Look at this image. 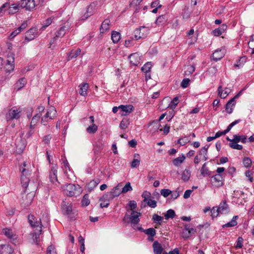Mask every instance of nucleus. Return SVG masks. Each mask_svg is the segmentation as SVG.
I'll use <instances>...</instances> for the list:
<instances>
[{
  "mask_svg": "<svg viewBox=\"0 0 254 254\" xmlns=\"http://www.w3.org/2000/svg\"><path fill=\"white\" fill-rule=\"evenodd\" d=\"M179 103V98L178 97H175L173 98V100L171 102L169 105V108L174 110L176 107L177 105Z\"/></svg>",
  "mask_w": 254,
  "mask_h": 254,
  "instance_id": "nucleus-49",
  "label": "nucleus"
},
{
  "mask_svg": "<svg viewBox=\"0 0 254 254\" xmlns=\"http://www.w3.org/2000/svg\"><path fill=\"white\" fill-rule=\"evenodd\" d=\"M149 28L145 26H140L134 30V38L136 40L145 38L149 33Z\"/></svg>",
  "mask_w": 254,
  "mask_h": 254,
  "instance_id": "nucleus-6",
  "label": "nucleus"
},
{
  "mask_svg": "<svg viewBox=\"0 0 254 254\" xmlns=\"http://www.w3.org/2000/svg\"><path fill=\"white\" fill-rule=\"evenodd\" d=\"M211 183L215 188H219L223 186L224 179L221 174H215L211 177Z\"/></svg>",
  "mask_w": 254,
  "mask_h": 254,
  "instance_id": "nucleus-7",
  "label": "nucleus"
},
{
  "mask_svg": "<svg viewBox=\"0 0 254 254\" xmlns=\"http://www.w3.org/2000/svg\"><path fill=\"white\" fill-rule=\"evenodd\" d=\"M209 148L208 145H205L201 149H200L198 152V156H202V160L204 161H206L208 159L207 157V152Z\"/></svg>",
  "mask_w": 254,
  "mask_h": 254,
  "instance_id": "nucleus-21",
  "label": "nucleus"
},
{
  "mask_svg": "<svg viewBox=\"0 0 254 254\" xmlns=\"http://www.w3.org/2000/svg\"><path fill=\"white\" fill-rule=\"evenodd\" d=\"M141 196L144 198V201L146 202L151 197V193L148 191H144L142 193Z\"/></svg>",
  "mask_w": 254,
  "mask_h": 254,
  "instance_id": "nucleus-62",
  "label": "nucleus"
},
{
  "mask_svg": "<svg viewBox=\"0 0 254 254\" xmlns=\"http://www.w3.org/2000/svg\"><path fill=\"white\" fill-rule=\"evenodd\" d=\"M167 20L166 15H161L158 17L156 20L155 23L158 25H163L167 22Z\"/></svg>",
  "mask_w": 254,
  "mask_h": 254,
  "instance_id": "nucleus-36",
  "label": "nucleus"
},
{
  "mask_svg": "<svg viewBox=\"0 0 254 254\" xmlns=\"http://www.w3.org/2000/svg\"><path fill=\"white\" fill-rule=\"evenodd\" d=\"M70 26L68 24L62 26L55 32V36L51 40V44L55 43L58 38H61L64 36L66 32L68 31Z\"/></svg>",
  "mask_w": 254,
  "mask_h": 254,
  "instance_id": "nucleus-9",
  "label": "nucleus"
},
{
  "mask_svg": "<svg viewBox=\"0 0 254 254\" xmlns=\"http://www.w3.org/2000/svg\"><path fill=\"white\" fill-rule=\"evenodd\" d=\"M79 94L83 96H86L87 95V90L89 88L88 84L87 83H82L79 85Z\"/></svg>",
  "mask_w": 254,
  "mask_h": 254,
  "instance_id": "nucleus-29",
  "label": "nucleus"
},
{
  "mask_svg": "<svg viewBox=\"0 0 254 254\" xmlns=\"http://www.w3.org/2000/svg\"><path fill=\"white\" fill-rule=\"evenodd\" d=\"M160 193L164 197H167L172 193V191L169 189H163L161 190Z\"/></svg>",
  "mask_w": 254,
  "mask_h": 254,
  "instance_id": "nucleus-59",
  "label": "nucleus"
},
{
  "mask_svg": "<svg viewBox=\"0 0 254 254\" xmlns=\"http://www.w3.org/2000/svg\"><path fill=\"white\" fill-rule=\"evenodd\" d=\"M234 193L235 195L233 196V202H235L236 204H242V201H240L239 200V198L238 197V193H240L239 194H244V192L243 191L239 192L238 190L237 191H234Z\"/></svg>",
  "mask_w": 254,
  "mask_h": 254,
  "instance_id": "nucleus-41",
  "label": "nucleus"
},
{
  "mask_svg": "<svg viewBox=\"0 0 254 254\" xmlns=\"http://www.w3.org/2000/svg\"><path fill=\"white\" fill-rule=\"evenodd\" d=\"M111 39L114 43H117L121 39V34L117 31H113L112 32Z\"/></svg>",
  "mask_w": 254,
  "mask_h": 254,
  "instance_id": "nucleus-38",
  "label": "nucleus"
},
{
  "mask_svg": "<svg viewBox=\"0 0 254 254\" xmlns=\"http://www.w3.org/2000/svg\"><path fill=\"white\" fill-rule=\"evenodd\" d=\"M53 18L52 17H50L47 18L45 22H44L43 25L42 27V29H45L47 27L49 26L52 22Z\"/></svg>",
  "mask_w": 254,
  "mask_h": 254,
  "instance_id": "nucleus-63",
  "label": "nucleus"
},
{
  "mask_svg": "<svg viewBox=\"0 0 254 254\" xmlns=\"http://www.w3.org/2000/svg\"><path fill=\"white\" fill-rule=\"evenodd\" d=\"M22 110L20 108L13 107L8 110L5 114V119L7 121H10L14 119L18 120L21 117Z\"/></svg>",
  "mask_w": 254,
  "mask_h": 254,
  "instance_id": "nucleus-5",
  "label": "nucleus"
},
{
  "mask_svg": "<svg viewBox=\"0 0 254 254\" xmlns=\"http://www.w3.org/2000/svg\"><path fill=\"white\" fill-rule=\"evenodd\" d=\"M47 254H57L53 246L50 245L47 249Z\"/></svg>",
  "mask_w": 254,
  "mask_h": 254,
  "instance_id": "nucleus-64",
  "label": "nucleus"
},
{
  "mask_svg": "<svg viewBox=\"0 0 254 254\" xmlns=\"http://www.w3.org/2000/svg\"><path fill=\"white\" fill-rule=\"evenodd\" d=\"M152 66V65L151 62H147L141 67V70L144 73L150 72Z\"/></svg>",
  "mask_w": 254,
  "mask_h": 254,
  "instance_id": "nucleus-45",
  "label": "nucleus"
},
{
  "mask_svg": "<svg viewBox=\"0 0 254 254\" xmlns=\"http://www.w3.org/2000/svg\"><path fill=\"white\" fill-rule=\"evenodd\" d=\"M206 165L207 163H204L200 170L201 175L203 177L210 176L212 173V172L209 170Z\"/></svg>",
  "mask_w": 254,
  "mask_h": 254,
  "instance_id": "nucleus-24",
  "label": "nucleus"
},
{
  "mask_svg": "<svg viewBox=\"0 0 254 254\" xmlns=\"http://www.w3.org/2000/svg\"><path fill=\"white\" fill-rule=\"evenodd\" d=\"M26 140L20 138L17 139L15 142L16 151L18 153H21L23 152L26 147Z\"/></svg>",
  "mask_w": 254,
  "mask_h": 254,
  "instance_id": "nucleus-17",
  "label": "nucleus"
},
{
  "mask_svg": "<svg viewBox=\"0 0 254 254\" xmlns=\"http://www.w3.org/2000/svg\"><path fill=\"white\" fill-rule=\"evenodd\" d=\"M186 159V156L184 154H182L181 156H179L177 158H175L173 160L172 163L173 165L175 166H179L182 163L184 162Z\"/></svg>",
  "mask_w": 254,
  "mask_h": 254,
  "instance_id": "nucleus-33",
  "label": "nucleus"
},
{
  "mask_svg": "<svg viewBox=\"0 0 254 254\" xmlns=\"http://www.w3.org/2000/svg\"><path fill=\"white\" fill-rule=\"evenodd\" d=\"M81 53V49L77 48L76 51L71 50L67 54V60L69 61L72 59L76 58Z\"/></svg>",
  "mask_w": 254,
  "mask_h": 254,
  "instance_id": "nucleus-31",
  "label": "nucleus"
},
{
  "mask_svg": "<svg viewBox=\"0 0 254 254\" xmlns=\"http://www.w3.org/2000/svg\"><path fill=\"white\" fill-rule=\"evenodd\" d=\"M19 4L17 5L16 4H9L8 9L9 14H13L18 12L19 10Z\"/></svg>",
  "mask_w": 254,
  "mask_h": 254,
  "instance_id": "nucleus-39",
  "label": "nucleus"
},
{
  "mask_svg": "<svg viewBox=\"0 0 254 254\" xmlns=\"http://www.w3.org/2000/svg\"><path fill=\"white\" fill-rule=\"evenodd\" d=\"M98 129V126L93 124V125H91L89 126L88 127L86 128V131L90 134H94Z\"/></svg>",
  "mask_w": 254,
  "mask_h": 254,
  "instance_id": "nucleus-42",
  "label": "nucleus"
},
{
  "mask_svg": "<svg viewBox=\"0 0 254 254\" xmlns=\"http://www.w3.org/2000/svg\"><path fill=\"white\" fill-rule=\"evenodd\" d=\"M132 190V188L130 185V183L128 182L126 183V185L123 187L121 190V192L123 193H127L128 191H130Z\"/></svg>",
  "mask_w": 254,
  "mask_h": 254,
  "instance_id": "nucleus-54",
  "label": "nucleus"
},
{
  "mask_svg": "<svg viewBox=\"0 0 254 254\" xmlns=\"http://www.w3.org/2000/svg\"><path fill=\"white\" fill-rule=\"evenodd\" d=\"M153 252L154 254H161L163 251V248L157 241H155L153 245Z\"/></svg>",
  "mask_w": 254,
  "mask_h": 254,
  "instance_id": "nucleus-23",
  "label": "nucleus"
},
{
  "mask_svg": "<svg viewBox=\"0 0 254 254\" xmlns=\"http://www.w3.org/2000/svg\"><path fill=\"white\" fill-rule=\"evenodd\" d=\"M130 216L131 227L134 230H137V228L139 226L137 225L139 224L140 221L139 216H141V213L135 210H132Z\"/></svg>",
  "mask_w": 254,
  "mask_h": 254,
  "instance_id": "nucleus-8",
  "label": "nucleus"
},
{
  "mask_svg": "<svg viewBox=\"0 0 254 254\" xmlns=\"http://www.w3.org/2000/svg\"><path fill=\"white\" fill-rule=\"evenodd\" d=\"M34 195V191H31L25 197L23 196L22 204H23L24 207L30 206L33 200Z\"/></svg>",
  "mask_w": 254,
  "mask_h": 254,
  "instance_id": "nucleus-13",
  "label": "nucleus"
},
{
  "mask_svg": "<svg viewBox=\"0 0 254 254\" xmlns=\"http://www.w3.org/2000/svg\"><path fill=\"white\" fill-rule=\"evenodd\" d=\"M96 4L95 2L91 3L87 7L86 12L82 16V19H86L88 17L92 15L96 11Z\"/></svg>",
  "mask_w": 254,
  "mask_h": 254,
  "instance_id": "nucleus-14",
  "label": "nucleus"
},
{
  "mask_svg": "<svg viewBox=\"0 0 254 254\" xmlns=\"http://www.w3.org/2000/svg\"><path fill=\"white\" fill-rule=\"evenodd\" d=\"M56 114L57 111L56 109L54 107H51L47 110L45 116H47L49 120H53L56 117Z\"/></svg>",
  "mask_w": 254,
  "mask_h": 254,
  "instance_id": "nucleus-30",
  "label": "nucleus"
},
{
  "mask_svg": "<svg viewBox=\"0 0 254 254\" xmlns=\"http://www.w3.org/2000/svg\"><path fill=\"white\" fill-rule=\"evenodd\" d=\"M226 138L227 140L231 142V143H230L229 144V146L231 148H232V149H237V150H242L243 146L242 145H240L239 144H235L234 141H233V138L230 139L228 136Z\"/></svg>",
  "mask_w": 254,
  "mask_h": 254,
  "instance_id": "nucleus-34",
  "label": "nucleus"
},
{
  "mask_svg": "<svg viewBox=\"0 0 254 254\" xmlns=\"http://www.w3.org/2000/svg\"><path fill=\"white\" fill-rule=\"evenodd\" d=\"M62 160V162H63V164L64 165V168L65 169L64 173H65L67 170L69 171H70V168L69 166V164L66 157L65 156L63 157Z\"/></svg>",
  "mask_w": 254,
  "mask_h": 254,
  "instance_id": "nucleus-56",
  "label": "nucleus"
},
{
  "mask_svg": "<svg viewBox=\"0 0 254 254\" xmlns=\"http://www.w3.org/2000/svg\"><path fill=\"white\" fill-rule=\"evenodd\" d=\"M26 166V163L24 162L22 164V166L21 165L20 167V171L21 172V183L22 185V186L25 189L24 190V192L26 191V190L27 189V188L29 185V183L30 182V179L29 176L30 175L29 171L28 169H26L24 168Z\"/></svg>",
  "mask_w": 254,
  "mask_h": 254,
  "instance_id": "nucleus-4",
  "label": "nucleus"
},
{
  "mask_svg": "<svg viewBox=\"0 0 254 254\" xmlns=\"http://www.w3.org/2000/svg\"><path fill=\"white\" fill-rule=\"evenodd\" d=\"M185 230H188V233H190V237L191 236L192 234H195L196 232V229L192 227L190 228L189 224L185 225Z\"/></svg>",
  "mask_w": 254,
  "mask_h": 254,
  "instance_id": "nucleus-52",
  "label": "nucleus"
},
{
  "mask_svg": "<svg viewBox=\"0 0 254 254\" xmlns=\"http://www.w3.org/2000/svg\"><path fill=\"white\" fill-rule=\"evenodd\" d=\"M38 35V29L36 27H32L29 29L25 36V40L29 42L36 38Z\"/></svg>",
  "mask_w": 254,
  "mask_h": 254,
  "instance_id": "nucleus-11",
  "label": "nucleus"
},
{
  "mask_svg": "<svg viewBox=\"0 0 254 254\" xmlns=\"http://www.w3.org/2000/svg\"><path fill=\"white\" fill-rule=\"evenodd\" d=\"M137 230L144 232L148 236H155L156 234V230L153 228H150L147 229H144L141 225L137 228Z\"/></svg>",
  "mask_w": 254,
  "mask_h": 254,
  "instance_id": "nucleus-22",
  "label": "nucleus"
},
{
  "mask_svg": "<svg viewBox=\"0 0 254 254\" xmlns=\"http://www.w3.org/2000/svg\"><path fill=\"white\" fill-rule=\"evenodd\" d=\"M244 240L242 237H239L237 241H236V245L235 246L236 249H241L243 247Z\"/></svg>",
  "mask_w": 254,
  "mask_h": 254,
  "instance_id": "nucleus-58",
  "label": "nucleus"
},
{
  "mask_svg": "<svg viewBox=\"0 0 254 254\" xmlns=\"http://www.w3.org/2000/svg\"><path fill=\"white\" fill-rule=\"evenodd\" d=\"M165 116H166V113L162 114L160 116L158 120H153L152 122L149 123V126H150L153 124H154V125L155 124L156 127L155 129L156 130L158 129L159 126H160V125H159V122L164 118Z\"/></svg>",
  "mask_w": 254,
  "mask_h": 254,
  "instance_id": "nucleus-37",
  "label": "nucleus"
},
{
  "mask_svg": "<svg viewBox=\"0 0 254 254\" xmlns=\"http://www.w3.org/2000/svg\"><path fill=\"white\" fill-rule=\"evenodd\" d=\"M224 56V52L221 50H217L213 53L212 58L214 61L217 62L221 60Z\"/></svg>",
  "mask_w": 254,
  "mask_h": 254,
  "instance_id": "nucleus-27",
  "label": "nucleus"
},
{
  "mask_svg": "<svg viewBox=\"0 0 254 254\" xmlns=\"http://www.w3.org/2000/svg\"><path fill=\"white\" fill-rule=\"evenodd\" d=\"M13 249L9 244H1L0 245V254H12Z\"/></svg>",
  "mask_w": 254,
  "mask_h": 254,
  "instance_id": "nucleus-18",
  "label": "nucleus"
},
{
  "mask_svg": "<svg viewBox=\"0 0 254 254\" xmlns=\"http://www.w3.org/2000/svg\"><path fill=\"white\" fill-rule=\"evenodd\" d=\"M190 177V171L186 169L182 173V179L184 182H187L189 180Z\"/></svg>",
  "mask_w": 254,
  "mask_h": 254,
  "instance_id": "nucleus-40",
  "label": "nucleus"
},
{
  "mask_svg": "<svg viewBox=\"0 0 254 254\" xmlns=\"http://www.w3.org/2000/svg\"><path fill=\"white\" fill-rule=\"evenodd\" d=\"M247 137L245 135L235 134L233 135V141L235 144H238L239 142L245 143L247 142Z\"/></svg>",
  "mask_w": 254,
  "mask_h": 254,
  "instance_id": "nucleus-26",
  "label": "nucleus"
},
{
  "mask_svg": "<svg viewBox=\"0 0 254 254\" xmlns=\"http://www.w3.org/2000/svg\"><path fill=\"white\" fill-rule=\"evenodd\" d=\"M49 179L50 182L53 183L57 182L59 185L60 184V183L58 181L57 178V165H55V167L53 166L51 168V171L49 173Z\"/></svg>",
  "mask_w": 254,
  "mask_h": 254,
  "instance_id": "nucleus-16",
  "label": "nucleus"
},
{
  "mask_svg": "<svg viewBox=\"0 0 254 254\" xmlns=\"http://www.w3.org/2000/svg\"><path fill=\"white\" fill-rule=\"evenodd\" d=\"M103 147L102 145L96 144L94 145L93 150L95 154H98L101 151Z\"/></svg>",
  "mask_w": 254,
  "mask_h": 254,
  "instance_id": "nucleus-61",
  "label": "nucleus"
},
{
  "mask_svg": "<svg viewBox=\"0 0 254 254\" xmlns=\"http://www.w3.org/2000/svg\"><path fill=\"white\" fill-rule=\"evenodd\" d=\"M130 64L133 66H137L140 63V57L138 54L132 53L128 56Z\"/></svg>",
  "mask_w": 254,
  "mask_h": 254,
  "instance_id": "nucleus-15",
  "label": "nucleus"
},
{
  "mask_svg": "<svg viewBox=\"0 0 254 254\" xmlns=\"http://www.w3.org/2000/svg\"><path fill=\"white\" fill-rule=\"evenodd\" d=\"M121 184H119L116 187H114L111 191L107 192L100 197V201L107 200L109 201L113 199L115 197H118L121 193Z\"/></svg>",
  "mask_w": 254,
  "mask_h": 254,
  "instance_id": "nucleus-3",
  "label": "nucleus"
},
{
  "mask_svg": "<svg viewBox=\"0 0 254 254\" xmlns=\"http://www.w3.org/2000/svg\"><path fill=\"white\" fill-rule=\"evenodd\" d=\"M221 214H226L229 211V207L226 200H222L217 207Z\"/></svg>",
  "mask_w": 254,
  "mask_h": 254,
  "instance_id": "nucleus-19",
  "label": "nucleus"
},
{
  "mask_svg": "<svg viewBox=\"0 0 254 254\" xmlns=\"http://www.w3.org/2000/svg\"><path fill=\"white\" fill-rule=\"evenodd\" d=\"M241 122V119H238V120H235V121L233 122L232 123H231L227 127V128L226 129V130L227 131V132H229L230 131V130L231 129V128L234 126H235L236 125L239 124V123H240Z\"/></svg>",
  "mask_w": 254,
  "mask_h": 254,
  "instance_id": "nucleus-57",
  "label": "nucleus"
},
{
  "mask_svg": "<svg viewBox=\"0 0 254 254\" xmlns=\"http://www.w3.org/2000/svg\"><path fill=\"white\" fill-rule=\"evenodd\" d=\"M100 182L99 179H96L91 181L88 184L89 189L91 190H93L99 184Z\"/></svg>",
  "mask_w": 254,
  "mask_h": 254,
  "instance_id": "nucleus-46",
  "label": "nucleus"
},
{
  "mask_svg": "<svg viewBox=\"0 0 254 254\" xmlns=\"http://www.w3.org/2000/svg\"><path fill=\"white\" fill-rule=\"evenodd\" d=\"M231 90L228 88H226L220 95V97L222 99L225 98L230 93Z\"/></svg>",
  "mask_w": 254,
  "mask_h": 254,
  "instance_id": "nucleus-60",
  "label": "nucleus"
},
{
  "mask_svg": "<svg viewBox=\"0 0 254 254\" xmlns=\"http://www.w3.org/2000/svg\"><path fill=\"white\" fill-rule=\"evenodd\" d=\"M62 188L64 191V193L70 197L78 195L80 193V188L78 185L65 184L62 186Z\"/></svg>",
  "mask_w": 254,
  "mask_h": 254,
  "instance_id": "nucleus-2",
  "label": "nucleus"
},
{
  "mask_svg": "<svg viewBox=\"0 0 254 254\" xmlns=\"http://www.w3.org/2000/svg\"><path fill=\"white\" fill-rule=\"evenodd\" d=\"M119 109L123 113H125L123 114V115L127 116L133 111L134 107L132 105H121L119 106Z\"/></svg>",
  "mask_w": 254,
  "mask_h": 254,
  "instance_id": "nucleus-20",
  "label": "nucleus"
},
{
  "mask_svg": "<svg viewBox=\"0 0 254 254\" xmlns=\"http://www.w3.org/2000/svg\"><path fill=\"white\" fill-rule=\"evenodd\" d=\"M81 204L82 206H86L90 204V200L89 199V195L88 194H85L83 196L81 200Z\"/></svg>",
  "mask_w": 254,
  "mask_h": 254,
  "instance_id": "nucleus-50",
  "label": "nucleus"
},
{
  "mask_svg": "<svg viewBox=\"0 0 254 254\" xmlns=\"http://www.w3.org/2000/svg\"><path fill=\"white\" fill-rule=\"evenodd\" d=\"M36 0H21L19 5L26 10L32 11L36 6Z\"/></svg>",
  "mask_w": 254,
  "mask_h": 254,
  "instance_id": "nucleus-10",
  "label": "nucleus"
},
{
  "mask_svg": "<svg viewBox=\"0 0 254 254\" xmlns=\"http://www.w3.org/2000/svg\"><path fill=\"white\" fill-rule=\"evenodd\" d=\"M2 233L4 235L10 240H15L16 239V235H14L11 229L5 228L2 229Z\"/></svg>",
  "mask_w": 254,
  "mask_h": 254,
  "instance_id": "nucleus-25",
  "label": "nucleus"
},
{
  "mask_svg": "<svg viewBox=\"0 0 254 254\" xmlns=\"http://www.w3.org/2000/svg\"><path fill=\"white\" fill-rule=\"evenodd\" d=\"M142 0H130L129 2L130 7L137 9V6L141 3Z\"/></svg>",
  "mask_w": 254,
  "mask_h": 254,
  "instance_id": "nucleus-55",
  "label": "nucleus"
},
{
  "mask_svg": "<svg viewBox=\"0 0 254 254\" xmlns=\"http://www.w3.org/2000/svg\"><path fill=\"white\" fill-rule=\"evenodd\" d=\"M28 221L30 225L32 228H36L38 231V233H34L32 234L34 242L38 245L39 235L42 232V222L40 219H38L34 215L32 214L28 215L27 217Z\"/></svg>",
  "mask_w": 254,
  "mask_h": 254,
  "instance_id": "nucleus-1",
  "label": "nucleus"
},
{
  "mask_svg": "<svg viewBox=\"0 0 254 254\" xmlns=\"http://www.w3.org/2000/svg\"><path fill=\"white\" fill-rule=\"evenodd\" d=\"M110 21L108 19H106L102 22L100 27V32L104 33L106 30L109 29V24Z\"/></svg>",
  "mask_w": 254,
  "mask_h": 254,
  "instance_id": "nucleus-35",
  "label": "nucleus"
},
{
  "mask_svg": "<svg viewBox=\"0 0 254 254\" xmlns=\"http://www.w3.org/2000/svg\"><path fill=\"white\" fill-rule=\"evenodd\" d=\"M26 83V79L24 77L20 78L17 82V86H18V89L22 88Z\"/></svg>",
  "mask_w": 254,
  "mask_h": 254,
  "instance_id": "nucleus-53",
  "label": "nucleus"
},
{
  "mask_svg": "<svg viewBox=\"0 0 254 254\" xmlns=\"http://www.w3.org/2000/svg\"><path fill=\"white\" fill-rule=\"evenodd\" d=\"M129 123L128 122V120L126 119H124L122 120V121L121 122L120 124V127L122 129H125L127 128Z\"/></svg>",
  "mask_w": 254,
  "mask_h": 254,
  "instance_id": "nucleus-51",
  "label": "nucleus"
},
{
  "mask_svg": "<svg viewBox=\"0 0 254 254\" xmlns=\"http://www.w3.org/2000/svg\"><path fill=\"white\" fill-rule=\"evenodd\" d=\"M243 163L247 168H250L252 164V160L249 157H244L243 159Z\"/></svg>",
  "mask_w": 254,
  "mask_h": 254,
  "instance_id": "nucleus-47",
  "label": "nucleus"
},
{
  "mask_svg": "<svg viewBox=\"0 0 254 254\" xmlns=\"http://www.w3.org/2000/svg\"><path fill=\"white\" fill-rule=\"evenodd\" d=\"M238 218H239V217L237 215L234 216L233 217L232 220L230 222H229L222 226V228H225L226 227H232L236 226L238 224L237 220L238 219Z\"/></svg>",
  "mask_w": 254,
  "mask_h": 254,
  "instance_id": "nucleus-28",
  "label": "nucleus"
},
{
  "mask_svg": "<svg viewBox=\"0 0 254 254\" xmlns=\"http://www.w3.org/2000/svg\"><path fill=\"white\" fill-rule=\"evenodd\" d=\"M175 215L176 214L175 211L170 209L167 211V213L165 214L164 216L166 219H168L169 218H174Z\"/></svg>",
  "mask_w": 254,
  "mask_h": 254,
  "instance_id": "nucleus-48",
  "label": "nucleus"
},
{
  "mask_svg": "<svg viewBox=\"0 0 254 254\" xmlns=\"http://www.w3.org/2000/svg\"><path fill=\"white\" fill-rule=\"evenodd\" d=\"M8 60L5 64V70L7 73H10L14 69V54H11L7 57Z\"/></svg>",
  "mask_w": 254,
  "mask_h": 254,
  "instance_id": "nucleus-12",
  "label": "nucleus"
},
{
  "mask_svg": "<svg viewBox=\"0 0 254 254\" xmlns=\"http://www.w3.org/2000/svg\"><path fill=\"white\" fill-rule=\"evenodd\" d=\"M63 213L64 214L69 215L72 212V206L71 205H67L64 201L63 202L62 206Z\"/></svg>",
  "mask_w": 254,
  "mask_h": 254,
  "instance_id": "nucleus-32",
  "label": "nucleus"
},
{
  "mask_svg": "<svg viewBox=\"0 0 254 254\" xmlns=\"http://www.w3.org/2000/svg\"><path fill=\"white\" fill-rule=\"evenodd\" d=\"M247 61V57L246 56L241 57L237 61V63L234 64L235 67H240L242 66Z\"/></svg>",
  "mask_w": 254,
  "mask_h": 254,
  "instance_id": "nucleus-43",
  "label": "nucleus"
},
{
  "mask_svg": "<svg viewBox=\"0 0 254 254\" xmlns=\"http://www.w3.org/2000/svg\"><path fill=\"white\" fill-rule=\"evenodd\" d=\"M127 207L130 210H132V211L134 210L137 208V203L134 200H130L126 207L127 210L128 211Z\"/></svg>",
  "mask_w": 254,
  "mask_h": 254,
  "instance_id": "nucleus-44",
  "label": "nucleus"
}]
</instances>
